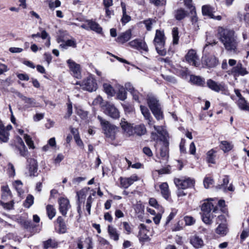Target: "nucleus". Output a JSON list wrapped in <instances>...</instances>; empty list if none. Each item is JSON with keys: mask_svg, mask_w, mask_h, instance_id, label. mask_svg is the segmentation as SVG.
<instances>
[{"mask_svg": "<svg viewBox=\"0 0 249 249\" xmlns=\"http://www.w3.org/2000/svg\"><path fill=\"white\" fill-rule=\"evenodd\" d=\"M217 35L226 50L235 54L238 53V42L233 30L219 27L217 29Z\"/></svg>", "mask_w": 249, "mask_h": 249, "instance_id": "f257e3e1", "label": "nucleus"}, {"mask_svg": "<svg viewBox=\"0 0 249 249\" xmlns=\"http://www.w3.org/2000/svg\"><path fill=\"white\" fill-rule=\"evenodd\" d=\"M151 132V138L154 141H160L162 145L160 150V156L164 160L168 158V146L169 135L162 125H153Z\"/></svg>", "mask_w": 249, "mask_h": 249, "instance_id": "f03ea898", "label": "nucleus"}, {"mask_svg": "<svg viewBox=\"0 0 249 249\" xmlns=\"http://www.w3.org/2000/svg\"><path fill=\"white\" fill-rule=\"evenodd\" d=\"M213 209V213H216L217 208L214 207L212 203L209 201L204 202L201 206L202 219L206 224L210 225L212 223L213 216L211 212Z\"/></svg>", "mask_w": 249, "mask_h": 249, "instance_id": "7ed1b4c3", "label": "nucleus"}, {"mask_svg": "<svg viewBox=\"0 0 249 249\" xmlns=\"http://www.w3.org/2000/svg\"><path fill=\"white\" fill-rule=\"evenodd\" d=\"M154 43L158 53L160 55H165L166 51L164 48L165 36L163 31L158 30L156 31Z\"/></svg>", "mask_w": 249, "mask_h": 249, "instance_id": "20e7f679", "label": "nucleus"}, {"mask_svg": "<svg viewBox=\"0 0 249 249\" xmlns=\"http://www.w3.org/2000/svg\"><path fill=\"white\" fill-rule=\"evenodd\" d=\"M147 103L152 112L157 120L162 119V112L159 101L154 96H148Z\"/></svg>", "mask_w": 249, "mask_h": 249, "instance_id": "39448f33", "label": "nucleus"}, {"mask_svg": "<svg viewBox=\"0 0 249 249\" xmlns=\"http://www.w3.org/2000/svg\"><path fill=\"white\" fill-rule=\"evenodd\" d=\"M76 84H79L84 90L90 92L95 91L97 89V84L96 80L91 75H89L85 79L81 84L78 82L76 83Z\"/></svg>", "mask_w": 249, "mask_h": 249, "instance_id": "423d86ee", "label": "nucleus"}, {"mask_svg": "<svg viewBox=\"0 0 249 249\" xmlns=\"http://www.w3.org/2000/svg\"><path fill=\"white\" fill-rule=\"evenodd\" d=\"M174 183L179 189H185L194 186L195 181L194 179L188 178L183 179L175 178Z\"/></svg>", "mask_w": 249, "mask_h": 249, "instance_id": "0eeeda50", "label": "nucleus"}, {"mask_svg": "<svg viewBox=\"0 0 249 249\" xmlns=\"http://www.w3.org/2000/svg\"><path fill=\"white\" fill-rule=\"evenodd\" d=\"M103 109L105 114L113 119L118 118L120 116L118 110L114 105L111 103H107L103 106Z\"/></svg>", "mask_w": 249, "mask_h": 249, "instance_id": "6e6552de", "label": "nucleus"}, {"mask_svg": "<svg viewBox=\"0 0 249 249\" xmlns=\"http://www.w3.org/2000/svg\"><path fill=\"white\" fill-rule=\"evenodd\" d=\"M11 145L12 146H14L15 148L18 150L21 156L24 157L26 155L27 150L23 141L20 137L17 136L15 138L14 143H11Z\"/></svg>", "mask_w": 249, "mask_h": 249, "instance_id": "1a4fd4ad", "label": "nucleus"}, {"mask_svg": "<svg viewBox=\"0 0 249 249\" xmlns=\"http://www.w3.org/2000/svg\"><path fill=\"white\" fill-rule=\"evenodd\" d=\"M229 74L233 75L235 77L239 75L244 76L248 73L246 69L243 67L241 63H238L235 66L233 67L231 70L228 71Z\"/></svg>", "mask_w": 249, "mask_h": 249, "instance_id": "9d476101", "label": "nucleus"}, {"mask_svg": "<svg viewBox=\"0 0 249 249\" xmlns=\"http://www.w3.org/2000/svg\"><path fill=\"white\" fill-rule=\"evenodd\" d=\"M202 63L206 67L213 68L218 64V61L214 55H206L202 57Z\"/></svg>", "mask_w": 249, "mask_h": 249, "instance_id": "9b49d317", "label": "nucleus"}, {"mask_svg": "<svg viewBox=\"0 0 249 249\" xmlns=\"http://www.w3.org/2000/svg\"><path fill=\"white\" fill-rule=\"evenodd\" d=\"M128 45L132 48L138 50H143L147 52L148 50V47L145 42L140 39H136L129 42Z\"/></svg>", "mask_w": 249, "mask_h": 249, "instance_id": "f8f14e48", "label": "nucleus"}, {"mask_svg": "<svg viewBox=\"0 0 249 249\" xmlns=\"http://www.w3.org/2000/svg\"><path fill=\"white\" fill-rule=\"evenodd\" d=\"M58 203L59 212L63 216H66L67 211L71 207L69 200L65 198H61L58 201Z\"/></svg>", "mask_w": 249, "mask_h": 249, "instance_id": "ddd939ff", "label": "nucleus"}, {"mask_svg": "<svg viewBox=\"0 0 249 249\" xmlns=\"http://www.w3.org/2000/svg\"><path fill=\"white\" fill-rule=\"evenodd\" d=\"M185 58L189 64L196 67L198 66V58L195 50H189L185 56Z\"/></svg>", "mask_w": 249, "mask_h": 249, "instance_id": "4468645a", "label": "nucleus"}, {"mask_svg": "<svg viewBox=\"0 0 249 249\" xmlns=\"http://www.w3.org/2000/svg\"><path fill=\"white\" fill-rule=\"evenodd\" d=\"M139 180V178L136 175H133L129 178H120L121 186L124 188H127L133 183Z\"/></svg>", "mask_w": 249, "mask_h": 249, "instance_id": "2eb2a0df", "label": "nucleus"}, {"mask_svg": "<svg viewBox=\"0 0 249 249\" xmlns=\"http://www.w3.org/2000/svg\"><path fill=\"white\" fill-rule=\"evenodd\" d=\"M12 125H0V140L6 142L9 139V131L12 129Z\"/></svg>", "mask_w": 249, "mask_h": 249, "instance_id": "dca6fc26", "label": "nucleus"}, {"mask_svg": "<svg viewBox=\"0 0 249 249\" xmlns=\"http://www.w3.org/2000/svg\"><path fill=\"white\" fill-rule=\"evenodd\" d=\"M67 63L70 70L72 72L73 76L77 78H79L81 76L80 65L71 59H69L67 61Z\"/></svg>", "mask_w": 249, "mask_h": 249, "instance_id": "f3484780", "label": "nucleus"}, {"mask_svg": "<svg viewBox=\"0 0 249 249\" xmlns=\"http://www.w3.org/2000/svg\"><path fill=\"white\" fill-rule=\"evenodd\" d=\"M190 243L196 249L202 248L204 246L203 240L197 235L192 236L190 237Z\"/></svg>", "mask_w": 249, "mask_h": 249, "instance_id": "a211bd4d", "label": "nucleus"}, {"mask_svg": "<svg viewBox=\"0 0 249 249\" xmlns=\"http://www.w3.org/2000/svg\"><path fill=\"white\" fill-rule=\"evenodd\" d=\"M27 161L29 163V176L30 177L36 176L37 171V163L36 160L34 159H29Z\"/></svg>", "mask_w": 249, "mask_h": 249, "instance_id": "6ab92c4d", "label": "nucleus"}, {"mask_svg": "<svg viewBox=\"0 0 249 249\" xmlns=\"http://www.w3.org/2000/svg\"><path fill=\"white\" fill-rule=\"evenodd\" d=\"M131 31L130 30H127L125 32L120 34L117 38L116 41L118 43L124 44L131 38Z\"/></svg>", "mask_w": 249, "mask_h": 249, "instance_id": "aec40b11", "label": "nucleus"}, {"mask_svg": "<svg viewBox=\"0 0 249 249\" xmlns=\"http://www.w3.org/2000/svg\"><path fill=\"white\" fill-rule=\"evenodd\" d=\"M19 97L24 101L25 103L24 108H29L30 107H37V103L35 100L33 98H28L21 94L19 95Z\"/></svg>", "mask_w": 249, "mask_h": 249, "instance_id": "412c9836", "label": "nucleus"}, {"mask_svg": "<svg viewBox=\"0 0 249 249\" xmlns=\"http://www.w3.org/2000/svg\"><path fill=\"white\" fill-rule=\"evenodd\" d=\"M207 85L210 89L215 92H219L224 90V87L221 84H218L212 79L207 80Z\"/></svg>", "mask_w": 249, "mask_h": 249, "instance_id": "4be33fe9", "label": "nucleus"}, {"mask_svg": "<svg viewBox=\"0 0 249 249\" xmlns=\"http://www.w3.org/2000/svg\"><path fill=\"white\" fill-rule=\"evenodd\" d=\"M121 7L122 9V17L121 21L123 24L124 25L128 23L131 20V17L126 12V5L124 2H121Z\"/></svg>", "mask_w": 249, "mask_h": 249, "instance_id": "5701e85b", "label": "nucleus"}, {"mask_svg": "<svg viewBox=\"0 0 249 249\" xmlns=\"http://www.w3.org/2000/svg\"><path fill=\"white\" fill-rule=\"evenodd\" d=\"M215 233L221 236H225L228 232V229L225 223L219 224L218 227L215 230Z\"/></svg>", "mask_w": 249, "mask_h": 249, "instance_id": "b1692460", "label": "nucleus"}, {"mask_svg": "<svg viewBox=\"0 0 249 249\" xmlns=\"http://www.w3.org/2000/svg\"><path fill=\"white\" fill-rule=\"evenodd\" d=\"M103 129L107 137L114 138L116 131L115 125H103Z\"/></svg>", "mask_w": 249, "mask_h": 249, "instance_id": "393cba45", "label": "nucleus"}, {"mask_svg": "<svg viewBox=\"0 0 249 249\" xmlns=\"http://www.w3.org/2000/svg\"><path fill=\"white\" fill-rule=\"evenodd\" d=\"M107 231L110 238L114 241H118L119 238L120 234L118 233L117 229L109 225L107 227Z\"/></svg>", "mask_w": 249, "mask_h": 249, "instance_id": "a878e982", "label": "nucleus"}, {"mask_svg": "<svg viewBox=\"0 0 249 249\" xmlns=\"http://www.w3.org/2000/svg\"><path fill=\"white\" fill-rule=\"evenodd\" d=\"M1 198L7 200L12 196V193L7 185H2L1 187Z\"/></svg>", "mask_w": 249, "mask_h": 249, "instance_id": "bb28decb", "label": "nucleus"}, {"mask_svg": "<svg viewBox=\"0 0 249 249\" xmlns=\"http://www.w3.org/2000/svg\"><path fill=\"white\" fill-rule=\"evenodd\" d=\"M161 193L162 196L166 199H168L170 196V192L167 183L163 182L160 185Z\"/></svg>", "mask_w": 249, "mask_h": 249, "instance_id": "cd10ccee", "label": "nucleus"}, {"mask_svg": "<svg viewBox=\"0 0 249 249\" xmlns=\"http://www.w3.org/2000/svg\"><path fill=\"white\" fill-rule=\"evenodd\" d=\"M237 105L241 110L249 111V103L244 98L238 99L237 102Z\"/></svg>", "mask_w": 249, "mask_h": 249, "instance_id": "c85d7f7f", "label": "nucleus"}, {"mask_svg": "<svg viewBox=\"0 0 249 249\" xmlns=\"http://www.w3.org/2000/svg\"><path fill=\"white\" fill-rule=\"evenodd\" d=\"M187 15V11L182 8H179L175 11L174 16L178 20H180L183 19Z\"/></svg>", "mask_w": 249, "mask_h": 249, "instance_id": "c756f323", "label": "nucleus"}, {"mask_svg": "<svg viewBox=\"0 0 249 249\" xmlns=\"http://www.w3.org/2000/svg\"><path fill=\"white\" fill-rule=\"evenodd\" d=\"M89 30H92L97 33H101L102 32V28L94 21L89 20Z\"/></svg>", "mask_w": 249, "mask_h": 249, "instance_id": "7c9ffc66", "label": "nucleus"}, {"mask_svg": "<svg viewBox=\"0 0 249 249\" xmlns=\"http://www.w3.org/2000/svg\"><path fill=\"white\" fill-rule=\"evenodd\" d=\"M202 12L203 15L208 16L210 18L213 17V9L209 5H204L202 7Z\"/></svg>", "mask_w": 249, "mask_h": 249, "instance_id": "2f4dec72", "label": "nucleus"}, {"mask_svg": "<svg viewBox=\"0 0 249 249\" xmlns=\"http://www.w3.org/2000/svg\"><path fill=\"white\" fill-rule=\"evenodd\" d=\"M56 222L59 224V232L62 233H65L67 228L63 218L61 216H58L57 218Z\"/></svg>", "mask_w": 249, "mask_h": 249, "instance_id": "473e14b6", "label": "nucleus"}, {"mask_svg": "<svg viewBox=\"0 0 249 249\" xmlns=\"http://www.w3.org/2000/svg\"><path fill=\"white\" fill-rule=\"evenodd\" d=\"M140 109L142 112V113L145 119L148 120V124H150V123L151 122V119H152L150 113L148 110V109L144 106H140Z\"/></svg>", "mask_w": 249, "mask_h": 249, "instance_id": "72a5a7b5", "label": "nucleus"}, {"mask_svg": "<svg viewBox=\"0 0 249 249\" xmlns=\"http://www.w3.org/2000/svg\"><path fill=\"white\" fill-rule=\"evenodd\" d=\"M60 47L65 49H67L68 47L75 48L76 43L74 40L69 39L60 44Z\"/></svg>", "mask_w": 249, "mask_h": 249, "instance_id": "f704fd0d", "label": "nucleus"}, {"mask_svg": "<svg viewBox=\"0 0 249 249\" xmlns=\"http://www.w3.org/2000/svg\"><path fill=\"white\" fill-rule=\"evenodd\" d=\"M46 211L48 216L50 219H52L56 214V210L53 205H48L46 206Z\"/></svg>", "mask_w": 249, "mask_h": 249, "instance_id": "c9c22d12", "label": "nucleus"}, {"mask_svg": "<svg viewBox=\"0 0 249 249\" xmlns=\"http://www.w3.org/2000/svg\"><path fill=\"white\" fill-rule=\"evenodd\" d=\"M190 81L193 84L198 86H203L205 83L204 80L201 77L195 75H191L190 76Z\"/></svg>", "mask_w": 249, "mask_h": 249, "instance_id": "e433bc0d", "label": "nucleus"}, {"mask_svg": "<svg viewBox=\"0 0 249 249\" xmlns=\"http://www.w3.org/2000/svg\"><path fill=\"white\" fill-rule=\"evenodd\" d=\"M215 151L213 149L209 150L207 153V160L209 163H215Z\"/></svg>", "mask_w": 249, "mask_h": 249, "instance_id": "4c0bfd02", "label": "nucleus"}, {"mask_svg": "<svg viewBox=\"0 0 249 249\" xmlns=\"http://www.w3.org/2000/svg\"><path fill=\"white\" fill-rule=\"evenodd\" d=\"M149 204L155 208L157 209L158 211H160V213H163L164 212V209L163 207L161 206H160L157 201V200L154 198H151L149 199Z\"/></svg>", "mask_w": 249, "mask_h": 249, "instance_id": "58836bf2", "label": "nucleus"}, {"mask_svg": "<svg viewBox=\"0 0 249 249\" xmlns=\"http://www.w3.org/2000/svg\"><path fill=\"white\" fill-rule=\"evenodd\" d=\"M103 87L105 92L109 96H112L115 94V91L112 87L107 84L105 83L103 85Z\"/></svg>", "mask_w": 249, "mask_h": 249, "instance_id": "ea45409f", "label": "nucleus"}, {"mask_svg": "<svg viewBox=\"0 0 249 249\" xmlns=\"http://www.w3.org/2000/svg\"><path fill=\"white\" fill-rule=\"evenodd\" d=\"M134 134L138 135H143L146 132V128L144 125H135L134 127Z\"/></svg>", "mask_w": 249, "mask_h": 249, "instance_id": "a19ab883", "label": "nucleus"}, {"mask_svg": "<svg viewBox=\"0 0 249 249\" xmlns=\"http://www.w3.org/2000/svg\"><path fill=\"white\" fill-rule=\"evenodd\" d=\"M220 148L224 152H226L231 150L232 148L231 144L227 141H222L220 145Z\"/></svg>", "mask_w": 249, "mask_h": 249, "instance_id": "79ce46f5", "label": "nucleus"}, {"mask_svg": "<svg viewBox=\"0 0 249 249\" xmlns=\"http://www.w3.org/2000/svg\"><path fill=\"white\" fill-rule=\"evenodd\" d=\"M57 246L56 242L51 239H48V240L43 242L44 248L47 249L49 248H55Z\"/></svg>", "mask_w": 249, "mask_h": 249, "instance_id": "37998d69", "label": "nucleus"}, {"mask_svg": "<svg viewBox=\"0 0 249 249\" xmlns=\"http://www.w3.org/2000/svg\"><path fill=\"white\" fill-rule=\"evenodd\" d=\"M34 197L31 195H28L24 202L25 207L29 208L34 203Z\"/></svg>", "mask_w": 249, "mask_h": 249, "instance_id": "c03bdc74", "label": "nucleus"}, {"mask_svg": "<svg viewBox=\"0 0 249 249\" xmlns=\"http://www.w3.org/2000/svg\"><path fill=\"white\" fill-rule=\"evenodd\" d=\"M172 36L173 39V43L174 44H177L178 42L179 36H178V31L177 27L173 28L172 30Z\"/></svg>", "mask_w": 249, "mask_h": 249, "instance_id": "a18cd8bd", "label": "nucleus"}, {"mask_svg": "<svg viewBox=\"0 0 249 249\" xmlns=\"http://www.w3.org/2000/svg\"><path fill=\"white\" fill-rule=\"evenodd\" d=\"M117 98L124 101L126 98V92L123 87H121L117 93Z\"/></svg>", "mask_w": 249, "mask_h": 249, "instance_id": "49530a36", "label": "nucleus"}, {"mask_svg": "<svg viewBox=\"0 0 249 249\" xmlns=\"http://www.w3.org/2000/svg\"><path fill=\"white\" fill-rule=\"evenodd\" d=\"M229 180L228 176H226L223 179V184L219 185L216 187L217 189H223V191L226 192L227 191V188L225 186L229 183Z\"/></svg>", "mask_w": 249, "mask_h": 249, "instance_id": "de8ad7c7", "label": "nucleus"}, {"mask_svg": "<svg viewBox=\"0 0 249 249\" xmlns=\"http://www.w3.org/2000/svg\"><path fill=\"white\" fill-rule=\"evenodd\" d=\"M184 6L190 10L191 12L195 11V8L193 5L192 0H182Z\"/></svg>", "mask_w": 249, "mask_h": 249, "instance_id": "09e8293b", "label": "nucleus"}, {"mask_svg": "<svg viewBox=\"0 0 249 249\" xmlns=\"http://www.w3.org/2000/svg\"><path fill=\"white\" fill-rule=\"evenodd\" d=\"M147 31H150L152 29V25L154 23L156 22V20L148 18L146 20H145L143 21Z\"/></svg>", "mask_w": 249, "mask_h": 249, "instance_id": "8fccbe9b", "label": "nucleus"}, {"mask_svg": "<svg viewBox=\"0 0 249 249\" xmlns=\"http://www.w3.org/2000/svg\"><path fill=\"white\" fill-rule=\"evenodd\" d=\"M47 2L49 4L50 9H54L60 6L61 2L59 0H55L54 2L53 0H47Z\"/></svg>", "mask_w": 249, "mask_h": 249, "instance_id": "3c124183", "label": "nucleus"}, {"mask_svg": "<svg viewBox=\"0 0 249 249\" xmlns=\"http://www.w3.org/2000/svg\"><path fill=\"white\" fill-rule=\"evenodd\" d=\"M124 131L128 134L132 135L134 134V128L132 125H121Z\"/></svg>", "mask_w": 249, "mask_h": 249, "instance_id": "603ef678", "label": "nucleus"}, {"mask_svg": "<svg viewBox=\"0 0 249 249\" xmlns=\"http://www.w3.org/2000/svg\"><path fill=\"white\" fill-rule=\"evenodd\" d=\"M87 191V189H83L81 191L77 192V199L79 201H80V200H82L83 199H85Z\"/></svg>", "mask_w": 249, "mask_h": 249, "instance_id": "864d4df0", "label": "nucleus"}, {"mask_svg": "<svg viewBox=\"0 0 249 249\" xmlns=\"http://www.w3.org/2000/svg\"><path fill=\"white\" fill-rule=\"evenodd\" d=\"M150 2L156 6H164L166 3V0H149Z\"/></svg>", "mask_w": 249, "mask_h": 249, "instance_id": "5fc2aeb1", "label": "nucleus"}, {"mask_svg": "<svg viewBox=\"0 0 249 249\" xmlns=\"http://www.w3.org/2000/svg\"><path fill=\"white\" fill-rule=\"evenodd\" d=\"M24 138L28 146L32 148H34V142L30 137L27 134H24Z\"/></svg>", "mask_w": 249, "mask_h": 249, "instance_id": "6e6d98bb", "label": "nucleus"}, {"mask_svg": "<svg viewBox=\"0 0 249 249\" xmlns=\"http://www.w3.org/2000/svg\"><path fill=\"white\" fill-rule=\"evenodd\" d=\"M213 183V180L212 178L206 177L204 178L203 181L204 186L205 188L208 189L210 187L211 185Z\"/></svg>", "mask_w": 249, "mask_h": 249, "instance_id": "4d7b16f0", "label": "nucleus"}, {"mask_svg": "<svg viewBox=\"0 0 249 249\" xmlns=\"http://www.w3.org/2000/svg\"><path fill=\"white\" fill-rule=\"evenodd\" d=\"M162 76L166 81L171 83L175 84L177 83V80L176 79L175 77L172 75L162 74Z\"/></svg>", "mask_w": 249, "mask_h": 249, "instance_id": "13d9d810", "label": "nucleus"}, {"mask_svg": "<svg viewBox=\"0 0 249 249\" xmlns=\"http://www.w3.org/2000/svg\"><path fill=\"white\" fill-rule=\"evenodd\" d=\"M67 110L65 117H69L72 113V106L71 102L69 101L67 104Z\"/></svg>", "mask_w": 249, "mask_h": 249, "instance_id": "bf43d9fd", "label": "nucleus"}, {"mask_svg": "<svg viewBox=\"0 0 249 249\" xmlns=\"http://www.w3.org/2000/svg\"><path fill=\"white\" fill-rule=\"evenodd\" d=\"M8 170L9 176L11 177H14L15 175V169L14 165L12 163H8Z\"/></svg>", "mask_w": 249, "mask_h": 249, "instance_id": "052dcab7", "label": "nucleus"}, {"mask_svg": "<svg viewBox=\"0 0 249 249\" xmlns=\"http://www.w3.org/2000/svg\"><path fill=\"white\" fill-rule=\"evenodd\" d=\"M184 221L186 225H193L195 222V220L194 218L189 216H185Z\"/></svg>", "mask_w": 249, "mask_h": 249, "instance_id": "680f3d73", "label": "nucleus"}, {"mask_svg": "<svg viewBox=\"0 0 249 249\" xmlns=\"http://www.w3.org/2000/svg\"><path fill=\"white\" fill-rule=\"evenodd\" d=\"M76 112L77 115L83 119H85L88 115V113L86 111L80 109H76Z\"/></svg>", "mask_w": 249, "mask_h": 249, "instance_id": "e2e57ef3", "label": "nucleus"}, {"mask_svg": "<svg viewBox=\"0 0 249 249\" xmlns=\"http://www.w3.org/2000/svg\"><path fill=\"white\" fill-rule=\"evenodd\" d=\"M14 202L13 201H11L10 202L4 203L3 204V207L8 210H10L13 209Z\"/></svg>", "mask_w": 249, "mask_h": 249, "instance_id": "0e129e2a", "label": "nucleus"}, {"mask_svg": "<svg viewBox=\"0 0 249 249\" xmlns=\"http://www.w3.org/2000/svg\"><path fill=\"white\" fill-rule=\"evenodd\" d=\"M163 213L160 212V211L158 212V213L156 215L153 217V221L156 224H158L160 222V219L161 218V214Z\"/></svg>", "mask_w": 249, "mask_h": 249, "instance_id": "69168bd1", "label": "nucleus"}, {"mask_svg": "<svg viewBox=\"0 0 249 249\" xmlns=\"http://www.w3.org/2000/svg\"><path fill=\"white\" fill-rule=\"evenodd\" d=\"M74 139L78 146H79L82 148H84V143L81 139H80V136H75Z\"/></svg>", "mask_w": 249, "mask_h": 249, "instance_id": "338daca9", "label": "nucleus"}, {"mask_svg": "<svg viewBox=\"0 0 249 249\" xmlns=\"http://www.w3.org/2000/svg\"><path fill=\"white\" fill-rule=\"evenodd\" d=\"M143 153L148 156V157H151L153 155L152 152L151 150L148 147H144L143 148Z\"/></svg>", "mask_w": 249, "mask_h": 249, "instance_id": "774afa93", "label": "nucleus"}]
</instances>
